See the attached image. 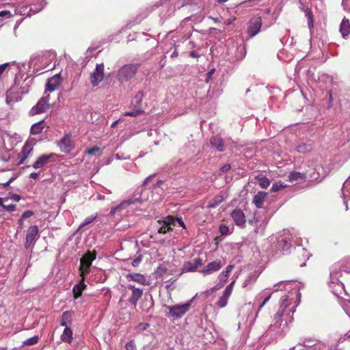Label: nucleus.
Here are the masks:
<instances>
[{"label": "nucleus", "instance_id": "6e6d98bb", "mask_svg": "<svg viewBox=\"0 0 350 350\" xmlns=\"http://www.w3.org/2000/svg\"><path fill=\"white\" fill-rule=\"evenodd\" d=\"M271 295H269L268 297H267L264 301H262V303L259 306V308H258V310H261L262 308V307L265 305V304L269 300V299L271 298Z\"/></svg>", "mask_w": 350, "mask_h": 350}, {"label": "nucleus", "instance_id": "37998d69", "mask_svg": "<svg viewBox=\"0 0 350 350\" xmlns=\"http://www.w3.org/2000/svg\"><path fill=\"white\" fill-rule=\"evenodd\" d=\"M167 271V269L164 266H159L157 268V270L155 271V273L157 275H159V276H161L163 275L165 272Z\"/></svg>", "mask_w": 350, "mask_h": 350}, {"label": "nucleus", "instance_id": "f3484780", "mask_svg": "<svg viewBox=\"0 0 350 350\" xmlns=\"http://www.w3.org/2000/svg\"><path fill=\"white\" fill-rule=\"evenodd\" d=\"M96 252L95 251H88L81 258L80 265L81 267H90L92 261L96 258Z\"/></svg>", "mask_w": 350, "mask_h": 350}, {"label": "nucleus", "instance_id": "13d9d810", "mask_svg": "<svg viewBox=\"0 0 350 350\" xmlns=\"http://www.w3.org/2000/svg\"><path fill=\"white\" fill-rule=\"evenodd\" d=\"M176 221L181 227L186 228L185 224L181 218L177 217Z\"/></svg>", "mask_w": 350, "mask_h": 350}, {"label": "nucleus", "instance_id": "9b49d317", "mask_svg": "<svg viewBox=\"0 0 350 350\" xmlns=\"http://www.w3.org/2000/svg\"><path fill=\"white\" fill-rule=\"evenodd\" d=\"M56 157L55 153L44 154L40 155L38 159L32 165L34 169H38L44 167L51 162L54 157Z\"/></svg>", "mask_w": 350, "mask_h": 350}, {"label": "nucleus", "instance_id": "a878e982", "mask_svg": "<svg viewBox=\"0 0 350 350\" xmlns=\"http://www.w3.org/2000/svg\"><path fill=\"white\" fill-rule=\"evenodd\" d=\"M45 127V124L44 120H41L38 122L33 124L30 129V133L31 135H38L41 133L43 129Z\"/></svg>", "mask_w": 350, "mask_h": 350}, {"label": "nucleus", "instance_id": "0eeeda50", "mask_svg": "<svg viewBox=\"0 0 350 350\" xmlns=\"http://www.w3.org/2000/svg\"><path fill=\"white\" fill-rule=\"evenodd\" d=\"M58 146L62 152L70 153L75 148V144L71 139V135L66 134L58 142Z\"/></svg>", "mask_w": 350, "mask_h": 350}, {"label": "nucleus", "instance_id": "cd10ccee", "mask_svg": "<svg viewBox=\"0 0 350 350\" xmlns=\"http://www.w3.org/2000/svg\"><path fill=\"white\" fill-rule=\"evenodd\" d=\"M303 10L305 13V16L308 18V27L310 28V29H311L314 27V16H313L312 10L309 8H306L304 9Z\"/></svg>", "mask_w": 350, "mask_h": 350}, {"label": "nucleus", "instance_id": "423d86ee", "mask_svg": "<svg viewBox=\"0 0 350 350\" xmlns=\"http://www.w3.org/2000/svg\"><path fill=\"white\" fill-rule=\"evenodd\" d=\"M104 78V64H96L94 71L90 75V81L93 87L97 86Z\"/></svg>", "mask_w": 350, "mask_h": 350}, {"label": "nucleus", "instance_id": "3c124183", "mask_svg": "<svg viewBox=\"0 0 350 350\" xmlns=\"http://www.w3.org/2000/svg\"><path fill=\"white\" fill-rule=\"evenodd\" d=\"M95 218H96V216L95 217H92L86 218L85 219L84 222L81 224V227L85 226L90 224L91 222H92L95 219Z\"/></svg>", "mask_w": 350, "mask_h": 350}, {"label": "nucleus", "instance_id": "09e8293b", "mask_svg": "<svg viewBox=\"0 0 350 350\" xmlns=\"http://www.w3.org/2000/svg\"><path fill=\"white\" fill-rule=\"evenodd\" d=\"M3 209L5 211H9V212H12L16 210V205L15 204H10V205L5 204V206H3Z\"/></svg>", "mask_w": 350, "mask_h": 350}, {"label": "nucleus", "instance_id": "a18cd8bd", "mask_svg": "<svg viewBox=\"0 0 350 350\" xmlns=\"http://www.w3.org/2000/svg\"><path fill=\"white\" fill-rule=\"evenodd\" d=\"M229 228L227 226L224 224H221L219 226V232L222 235H226L228 234Z\"/></svg>", "mask_w": 350, "mask_h": 350}, {"label": "nucleus", "instance_id": "c9c22d12", "mask_svg": "<svg viewBox=\"0 0 350 350\" xmlns=\"http://www.w3.org/2000/svg\"><path fill=\"white\" fill-rule=\"evenodd\" d=\"M286 187H287V185L286 184H284L281 182L275 183L272 185L270 191L271 192H276L282 189L286 188Z\"/></svg>", "mask_w": 350, "mask_h": 350}, {"label": "nucleus", "instance_id": "69168bd1", "mask_svg": "<svg viewBox=\"0 0 350 350\" xmlns=\"http://www.w3.org/2000/svg\"><path fill=\"white\" fill-rule=\"evenodd\" d=\"M118 208V207H116V208H114L111 209V211H110V213H111V215L115 214V212H116V211Z\"/></svg>", "mask_w": 350, "mask_h": 350}, {"label": "nucleus", "instance_id": "dca6fc26", "mask_svg": "<svg viewBox=\"0 0 350 350\" xmlns=\"http://www.w3.org/2000/svg\"><path fill=\"white\" fill-rule=\"evenodd\" d=\"M126 278L128 281H133L141 285H148V282L146 277L139 273H131L126 275Z\"/></svg>", "mask_w": 350, "mask_h": 350}, {"label": "nucleus", "instance_id": "f03ea898", "mask_svg": "<svg viewBox=\"0 0 350 350\" xmlns=\"http://www.w3.org/2000/svg\"><path fill=\"white\" fill-rule=\"evenodd\" d=\"M192 300L193 299H191L183 304H176L169 306V314L176 319H180L190 310Z\"/></svg>", "mask_w": 350, "mask_h": 350}, {"label": "nucleus", "instance_id": "f8f14e48", "mask_svg": "<svg viewBox=\"0 0 350 350\" xmlns=\"http://www.w3.org/2000/svg\"><path fill=\"white\" fill-rule=\"evenodd\" d=\"M204 264V262L200 258H195L192 261L185 262L183 267V272H193L197 269L201 267Z\"/></svg>", "mask_w": 350, "mask_h": 350}, {"label": "nucleus", "instance_id": "2f4dec72", "mask_svg": "<svg viewBox=\"0 0 350 350\" xmlns=\"http://www.w3.org/2000/svg\"><path fill=\"white\" fill-rule=\"evenodd\" d=\"M229 297L223 295L219 298L216 303L218 308H222L227 306Z\"/></svg>", "mask_w": 350, "mask_h": 350}, {"label": "nucleus", "instance_id": "6ab92c4d", "mask_svg": "<svg viewBox=\"0 0 350 350\" xmlns=\"http://www.w3.org/2000/svg\"><path fill=\"white\" fill-rule=\"evenodd\" d=\"M342 266L339 264H335L332 266L330 271V280L332 283H337L339 282V278L341 276V270Z\"/></svg>", "mask_w": 350, "mask_h": 350}, {"label": "nucleus", "instance_id": "412c9836", "mask_svg": "<svg viewBox=\"0 0 350 350\" xmlns=\"http://www.w3.org/2000/svg\"><path fill=\"white\" fill-rule=\"evenodd\" d=\"M340 33L342 35L343 38H347V37L350 34V21L347 18H343L340 25Z\"/></svg>", "mask_w": 350, "mask_h": 350}, {"label": "nucleus", "instance_id": "680f3d73", "mask_svg": "<svg viewBox=\"0 0 350 350\" xmlns=\"http://www.w3.org/2000/svg\"><path fill=\"white\" fill-rule=\"evenodd\" d=\"M189 56L191 57H198L199 55H198L195 51H192L189 52Z\"/></svg>", "mask_w": 350, "mask_h": 350}, {"label": "nucleus", "instance_id": "bf43d9fd", "mask_svg": "<svg viewBox=\"0 0 350 350\" xmlns=\"http://www.w3.org/2000/svg\"><path fill=\"white\" fill-rule=\"evenodd\" d=\"M7 201H8V198H0V206H1L2 208H3V206H5L4 202H5Z\"/></svg>", "mask_w": 350, "mask_h": 350}, {"label": "nucleus", "instance_id": "4c0bfd02", "mask_svg": "<svg viewBox=\"0 0 350 350\" xmlns=\"http://www.w3.org/2000/svg\"><path fill=\"white\" fill-rule=\"evenodd\" d=\"M234 284H235V280H233L232 282H231L230 284H228L226 287L225 290L223 291V295L230 297V296L231 295V294L232 293V290H233Z\"/></svg>", "mask_w": 350, "mask_h": 350}, {"label": "nucleus", "instance_id": "bb28decb", "mask_svg": "<svg viewBox=\"0 0 350 350\" xmlns=\"http://www.w3.org/2000/svg\"><path fill=\"white\" fill-rule=\"evenodd\" d=\"M234 265H229L226 267V269L219 274V280L221 284H224L226 282L230 273L232 271Z\"/></svg>", "mask_w": 350, "mask_h": 350}, {"label": "nucleus", "instance_id": "7ed1b4c3", "mask_svg": "<svg viewBox=\"0 0 350 350\" xmlns=\"http://www.w3.org/2000/svg\"><path fill=\"white\" fill-rule=\"evenodd\" d=\"M50 95L47 94L42 97L29 111V115L31 116L40 114L47 111L51 108V105L49 103Z\"/></svg>", "mask_w": 350, "mask_h": 350}, {"label": "nucleus", "instance_id": "c756f323", "mask_svg": "<svg viewBox=\"0 0 350 350\" xmlns=\"http://www.w3.org/2000/svg\"><path fill=\"white\" fill-rule=\"evenodd\" d=\"M256 178L258 180L259 185L262 188L266 189L269 186L270 180L266 176L260 175V176H257Z\"/></svg>", "mask_w": 350, "mask_h": 350}, {"label": "nucleus", "instance_id": "338daca9", "mask_svg": "<svg viewBox=\"0 0 350 350\" xmlns=\"http://www.w3.org/2000/svg\"><path fill=\"white\" fill-rule=\"evenodd\" d=\"M119 122V120H116L115 122H113L112 124H111V127H115L116 126V124H118V122Z\"/></svg>", "mask_w": 350, "mask_h": 350}, {"label": "nucleus", "instance_id": "aec40b11", "mask_svg": "<svg viewBox=\"0 0 350 350\" xmlns=\"http://www.w3.org/2000/svg\"><path fill=\"white\" fill-rule=\"evenodd\" d=\"M267 196V193L264 191H258L256 195L253 198L252 202L255 204V206L261 208L263 207L264 201Z\"/></svg>", "mask_w": 350, "mask_h": 350}, {"label": "nucleus", "instance_id": "5701e85b", "mask_svg": "<svg viewBox=\"0 0 350 350\" xmlns=\"http://www.w3.org/2000/svg\"><path fill=\"white\" fill-rule=\"evenodd\" d=\"M306 175L304 173H301L298 172H292L288 175V180L291 183H302L306 180Z\"/></svg>", "mask_w": 350, "mask_h": 350}, {"label": "nucleus", "instance_id": "39448f33", "mask_svg": "<svg viewBox=\"0 0 350 350\" xmlns=\"http://www.w3.org/2000/svg\"><path fill=\"white\" fill-rule=\"evenodd\" d=\"M262 26V19L260 16H256L252 17L247 25V33L250 37H254L256 36L260 31Z\"/></svg>", "mask_w": 350, "mask_h": 350}, {"label": "nucleus", "instance_id": "4d7b16f0", "mask_svg": "<svg viewBox=\"0 0 350 350\" xmlns=\"http://www.w3.org/2000/svg\"><path fill=\"white\" fill-rule=\"evenodd\" d=\"M224 284H221L220 282L211 288V291L219 290Z\"/></svg>", "mask_w": 350, "mask_h": 350}, {"label": "nucleus", "instance_id": "4468645a", "mask_svg": "<svg viewBox=\"0 0 350 350\" xmlns=\"http://www.w3.org/2000/svg\"><path fill=\"white\" fill-rule=\"evenodd\" d=\"M222 266L223 265L221 264V261L217 260L209 262L207 265L202 268L200 272L203 275H210L215 271H219L222 267Z\"/></svg>", "mask_w": 350, "mask_h": 350}, {"label": "nucleus", "instance_id": "1a4fd4ad", "mask_svg": "<svg viewBox=\"0 0 350 350\" xmlns=\"http://www.w3.org/2000/svg\"><path fill=\"white\" fill-rule=\"evenodd\" d=\"M38 233V226L33 225L28 228L25 243L26 248H29L35 242L36 239L39 237Z\"/></svg>", "mask_w": 350, "mask_h": 350}, {"label": "nucleus", "instance_id": "c03bdc74", "mask_svg": "<svg viewBox=\"0 0 350 350\" xmlns=\"http://www.w3.org/2000/svg\"><path fill=\"white\" fill-rule=\"evenodd\" d=\"M99 151H100V148H98L97 146H94L92 148L87 149L86 153L89 155H92L94 153L99 152Z\"/></svg>", "mask_w": 350, "mask_h": 350}, {"label": "nucleus", "instance_id": "20e7f679", "mask_svg": "<svg viewBox=\"0 0 350 350\" xmlns=\"http://www.w3.org/2000/svg\"><path fill=\"white\" fill-rule=\"evenodd\" d=\"M174 225V218L173 216H167L162 220L157 221V232L159 234H165L167 232L172 230V226Z\"/></svg>", "mask_w": 350, "mask_h": 350}, {"label": "nucleus", "instance_id": "f257e3e1", "mask_svg": "<svg viewBox=\"0 0 350 350\" xmlns=\"http://www.w3.org/2000/svg\"><path fill=\"white\" fill-rule=\"evenodd\" d=\"M139 68V64H131L123 66L118 72V80L121 83L128 81L135 75Z\"/></svg>", "mask_w": 350, "mask_h": 350}, {"label": "nucleus", "instance_id": "052dcab7", "mask_svg": "<svg viewBox=\"0 0 350 350\" xmlns=\"http://www.w3.org/2000/svg\"><path fill=\"white\" fill-rule=\"evenodd\" d=\"M39 176V173L37 172H32L30 174L29 177L33 179H36Z\"/></svg>", "mask_w": 350, "mask_h": 350}, {"label": "nucleus", "instance_id": "6e6552de", "mask_svg": "<svg viewBox=\"0 0 350 350\" xmlns=\"http://www.w3.org/2000/svg\"><path fill=\"white\" fill-rule=\"evenodd\" d=\"M62 83V79L59 74L55 75L54 76L49 78L45 85L44 94L47 92H52L57 90Z\"/></svg>", "mask_w": 350, "mask_h": 350}, {"label": "nucleus", "instance_id": "2eb2a0df", "mask_svg": "<svg viewBox=\"0 0 350 350\" xmlns=\"http://www.w3.org/2000/svg\"><path fill=\"white\" fill-rule=\"evenodd\" d=\"M231 217L237 226H244L245 223V216L243 211L241 209H234L231 213Z\"/></svg>", "mask_w": 350, "mask_h": 350}, {"label": "nucleus", "instance_id": "9d476101", "mask_svg": "<svg viewBox=\"0 0 350 350\" xmlns=\"http://www.w3.org/2000/svg\"><path fill=\"white\" fill-rule=\"evenodd\" d=\"M36 142L31 140H27L23 147L21 152L19 154L20 160L18 164H23L25 159L29 157L31 152L33 151V146Z\"/></svg>", "mask_w": 350, "mask_h": 350}, {"label": "nucleus", "instance_id": "49530a36", "mask_svg": "<svg viewBox=\"0 0 350 350\" xmlns=\"http://www.w3.org/2000/svg\"><path fill=\"white\" fill-rule=\"evenodd\" d=\"M34 214L33 211H25L23 214H22V216H21V219H26V218H29L31 216H33Z\"/></svg>", "mask_w": 350, "mask_h": 350}, {"label": "nucleus", "instance_id": "5fc2aeb1", "mask_svg": "<svg viewBox=\"0 0 350 350\" xmlns=\"http://www.w3.org/2000/svg\"><path fill=\"white\" fill-rule=\"evenodd\" d=\"M284 310L279 308V310L275 313V318H280L284 314Z\"/></svg>", "mask_w": 350, "mask_h": 350}, {"label": "nucleus", "instance_id": "de8ad7c7", "mask_svg": "<svg viewBox=\"0 0 350 350\" xmlns=\"http://www.w3.org/2000/svg\"><path fill=\"white\" fill-rule=\"evenodd\" d=\"M14 14L9 10H3L0 12V17L6 16L7 18H11Z\"/></svg>", "mask_w": 350, "mask_h": 350}, {"label": "nucleus", "instance_id": "8fccbe9b", "mask_svg": "<svg viewBox=\"0 0 350 350\" xmlns=\"http://www.w3.org/2000/svg\"><path fill=\"white\" fill-rule=\"evenodd\" d=\"M7 198L16 202H18L21 199V196L18 194H10Z\"/></svg>", "mask_w": 350, "mask_h": 350}, {"label": "nucleus", "instance_id": "ea45409f", "mask_svg": "<svg viewBox=\"0 0 350 350\" xmlns=\"http://www.w3.org/2000/svg\"><path fill=\"white\" fill-rule=\"evenodd\" d=\"M289 304L290 303L288 301V297L287 296H283L281 298V304L280 308L285 310V309L289 306Z\"/></svg>", "mask_w": 350, "mask_h": 350}, {"label": "nucleus", "instance_id": "b1692460", "mask_svg": "<svg viewBox=\"0 0 350 350\" xmlns=\"http://www.w3.org/2000/svg\"><path fill=\"white\" fill-rule=\"evenodd\" d=\"M86 288L85 281L83 279H81L79 282L75 285L72 288L73 296L75 299H77L81 296L83 291Z\"/></svg>", "mask_w": 350, "mask_h": 350}, {"label": "nucleus", "instance_id": "864d4df0", "mask_svg": "<svg viewBox=\"0 0 350 350\" xmlns=\"http://www.w3.org/2000/svg\"><path fill=\"white\" fill-rule=\"evenodd\" d=\"M150 326V325L147 323H141L138 325V329L139 330H146L148 327Z\"/></svg>", "mask_w": 350, "mask_h": 350}, {"label": "nucleus", "instance_id": "ddd939ff", "mask_svg": "<svg viewBox=\"0 0 350 350\" xmlns=\"http://www.w3.org/2000/svg\"><path fill=\"white\" fill-rule=\"evenodd\" d=\"M127 288L132 291L131 295L129 298V303L134 306H136L137 301L142 296L143 289L136 288L134 285L132 284H128Z\"/></svg>", "mask_w": 350, "mask_h": 350}, {"label": "nucleus", "instance_id": "0e129e2a", "mask_svg": "<svg viewBox=\"0 0 350 350\" xmlns=\"http://www.w3.org/2000/svg\"><path fill=\"white\" fill-rule=\"evenodd\" d=\"M154 176V175H151V176H149L148 177H147L144 183V185H146L148 183V181H150V178Z\"/></svg>", "mask_w": 350, "mask_h": 350}, {"label": "nucleus", "instance_id": "a211bd4d", "mask_svg": "<svg viewBox=\"0 0 350 350\" xmlns=\"http://www.w3.org/2000/svg\"><path fill=\"white\" fill-rule=\"evenodd\" d=\"M210 143L212 147L217 149L219 152H224L225 150L224 141L219 135L213 136L210 139Z\"/></svg>", "mask_w": 350, "mask_h": 350}, {"label": "nucleus", "instance_id": "79ce46f5", "mask_svg": "<svg viewBox=\"0 0 350 350\" xmlns=\"http://www.w3.org/2000/svg\"><path fill=\"white\" fill-rule=\"evenodd\" d=\"M126 350H135V342L134 340H131L125 345Z\"/></svg>", "mask_w": 350, "mask_h": 350}, {"label": "nucleus", "instance_id": "58836bf2", "mask_svg": "<svg viewBox=\"0 0 350 350\" xmlns=\"http://www.w3.org/2000/svg\"><path fill=\"white\" fill-rule=\"evenodd\" d=\"M90 267H85L80 265L79 267V272H80V276L81 277V279H83V281H85V277L86 275H88L90 273Z\"/></svg>", "mask_w": 350, "mask_h": 350}, {"label": "nucleus", "instance_id": "774afa93", "mask_svg": "<svg viewBox=\"0 0 350 350\" xmlns=\"http://www.w3.org/2000/svg\"><path fill=\"white\" fill-rule=\"evenodd\" d=\"M176 56H178V52L176 51H174L172 54V57H176Z\"/></svg>", "mask_w": 350, "mask_h": 350}, {"label": "nucleus", "instance_id": "e2e57ef3", "mask_svg": "<svg viewBox=\"0 0 350 350\" xmlns=\"http://www.w3.org/2000/svg\"><path fill=\"white\" fill-rule=\"evenodd\" d=\"M23 219H21V218H20V219H18L19 228H20L21 229H23Z\"/></svg>", "mask_w": 350, "mask_h": 350}, {"label": "nucleus", "instance_id": "c85d7f7f", "mask_svg": "<svg viewBox=\"0 0 350 350\" xmlns=\"http://www.w3.org/2000/svg\"><path fill=\"white\" fill-rule=\"evenodd\" d=\"M313 149V145L311 143H303L298 145L296 150L299 153H306L310 152Z\"/></svg>", "mask_w": 350, "mask_h": 350}, {"label": "nucleus", "instance_id": "f704fd0d", "mask_svg": "<svg viewBox=\"0 0 350 350\" xmlns=\"http://www.w3.org/2000/svg\"><path fill=\"white\" fill-rule=\"evenodd\" d=\"M144 98V94L142 91H138L134 97V101L136 103L137 107L142 108V102Z\"/></svg>", "mask_w": 350, "mask_h": 350}, {"label": "nucleus", "instance_id": "393cba45", "mask_svg": "<svg viewBox=\"0 0 350 350\" xmlns=\"http://www.w3.org/2000/svg\"><path fill=\"white\" fill-rule=\"evenodd\" d=\"M73 332L70 327H65L62 334L61 335V340L66 343L70 344L73 340Z\"/></svg>", "mask_w": 350, "mask_h": 350}, {"label": "nucleus", "instance_id": "473e14b6", "mask_svg": "<svg viewBox=\"0 0 350 350\" xmlns=\"http://www.w3.org/2000/svg\"><path fill=\"white\" fill-rule=\"evenodd\" d=\"M40 337L38 336H34L29 338L23 342L24 346H32L36 345L39 341Z\"/></svg>", "mask_w": 350, "mask_h": 350}, {"label": "nucleus", "instance_id": "603ef678", "mask_svg": "<svg viewBox=\"0 0 350 350\" xmlns=\"http://www.w3.org/2000/svg\"><path fill=\"white\" fill-rule=\"evenodd\" d=\"M231 168V165L229 163H226L225 165H224L221 168H220V171L223 173H225V172H228Z\"/></svg>", "mask_w": 350, "mask_h": 350}, {"label": "nucleus", "instance_id": "72a5a7b5", "mask_svg": "<svg viewBox=\"0 0 350 350\" xmlns=\"http://www.w3.org/2000/svg\"><path fill=\"white\" fill-rule=\"evenodd\" d=\"M342 193L350 198V176L345 180L343 184Z\"/></svg>", "mask_w": 350, "mask_h": 350}, {"label": "nucleus", "instance_id": "7c9ffc66", "mask_svg": "<svg viewBox=\"0 0 350 350\" xmlns=\"http://www.w3.org/2000/svg\"><path fill=\"white\" fill-rule=\"evenodd\" d=\"M144 113V111L139 107L135 106V108L131 111L126 112L124 116L136 117L139 115Z\"/></svg>", "mask_w": 350, "mask_h": 350}, {"label": "nucleus", "instance_id": "4be33fe9", "mask_svg": "<svg viewBox=\"0 0 350 350\" xmlns=\"http://www.w3.org/2000/svg\"><path fill=\"white\" fill-rule=\"evenodd\" d=\"M72 316L70 311H65L62 314L60 319V325L65 327H69L72 325Z\"/></svg>", "mask_w": 350, "mask_h": 350}, {"label": "nucleus", "instance_id": "e433bc0d", "mask_svg": "<svg viewBox=\"0 0 350 350\" xmlns=\"http://www.w3.org/2000/svg\"><path fill=\"white\" fill-rule=\"evenodd\" d=\"M224 198L221 196H217L209 202L208 207H215L219 204L222 202Z\"/></svg>", "mask_w": 350, "mask_h": 350}, {"label": "nucleus", "instance_id": "a19ab883", "mask_svg": "<svg viewBox=\"0 0 350 350\" xmlns=\"http://www.w3.org/2000/svg\"><path fill=\"white\" fill-rule=\"evenodd\" d=\"M341 265L343 271L350 272V256L347 258Z\"/></svg>", "mask_w": 350, "mask_h": 350}]
</instances>
